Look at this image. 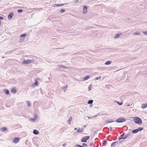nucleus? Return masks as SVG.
I'll list each match as a JSON object with an SVG mask.
<instances>
[{"label": "nucleus", "instance_id": "nucleus-17", "mask_svg": "<svg viewBox=\"0 0 147 147\" xmlns=\"http://www.w3.org/2000/svg\"><path fill=\"white\" fill-rule=\"evenodd\" d=\"M4 92H5V94H6L8 95L9 94V91L7 89L4 90Z\"/></svg>", "mask_w": 147, "mask_h": 147}, {"label": "nucleus", "instance_id": "nucleus-16", "mask_svg": "<svg viewBox=\"0 0 147 147\" xmlns=\"http://www.w3.org/2000/svg\"><path fill=\"white\" fill-rule=\"evenodd\" d=\"M131 132L133 133L136 134L138 132V130L137 129H136L134 130H132L131 131Z\"/></svg>", "mask_w": 147, "mask_h": 147}, {"label": "nucleus", "instance_id": "nucleus-7", "mask_svg": "<svg viewBox=\"0 0 147 147\" xmlns=\"http://www.w3.org/2000/svg\"><path fill=\"white\" fill-rule=\"evenodd\" d=\"M14 15L13 13V12H11L8 15V18L9 20H11L13 16Z\"/></svg>", "mask_w": 147, "mask_h": 147}, {"label": "nucleus", "instance_id": "nucleus-8", "mask_svg": "<svg viewBox=\"0 0 147 147\" xmlns=\"http://www.w3.org/2000/svg\"><path fill=\"white\" fill-rule=\"evenodd\" d=\"M20 140L19 138H16L13 140V142L15 143H17L18 142H19Z\"/></svg>", "mask_w": 147, "mask_h": 147}, {"label": "nucleus", "instance_id": "nucleus-6", "mask_svg": "<svg viewBox=\"0 0 147 147\" xmlns=\"http://www.w3.org/2000/svg\"><path fill=\"white\" fill-rule=\"evenodd\" d=\"M123 135H121L120 137L118 138V140H120L121 139H126L127 136H128V134L125 135V137H123Z\"/></svg>", "mask_w": 147, "mask_h": 147}, {"label": "nucleus", "instance_id": "nucleus-39", "mask_svg": "<svg viewBox=\"0 0 147 147\" xmlns=\"http://www.w3.org/2000/svg\"><path fill=\"white\" fill-rule=\"evenodd\" d=\"M101 77H97L95 78V80H98L99 79H100V78Z\"/></svg>", "mask_w": 147, "mask_h": 147}, {"label": "nucleus", "instance_id": "nucleus-30", "mask_svg": "<svg viewBox=\"0 0 147 147\" xmlns=\"http://www.w3.org/2000/svg\"><path fill=\"white\" fill-rule=\"evenodd\" d=\"M23 11L22 9H20L18 10V12L19 13H22Z\"/></svg>", "mask_w": 147, "mask_h": 147}, {"label": "nucleus", "instance_id": "nucleus-44", "mask_svg": "<svg viewBox=\"0 0 147 147\" xmlns=\"http://www.w3.org/2000/svg\"><path fill=\"white\" fill-rule=\"evenodd\" d=\"M62 65H58V66L60 68V67H62Z\"/></svg>", "mask_w": 147, "mask_h": 147}, {"label": "nucleus", "instance_id": "nucleus-23", "mask_svg": "<svg viewBox=\"0 0 147 147\" xmlns=\"http://www.w3.org/2000/svg\"><path fill=\"white\" fill-rule=\"evenodd\" d=\"M36 119L37 118H36L35 117H34L33 118H31L30 119V120H31L32 122H34Z\"/></svg>", "mask_w": 147, "mask_h": 147}, {"label": "nucleus", "instance_id": "nucleus-50", "mask_svg": "<svg viewBox=\"0 0 147 147\" xmlns=\"http://www.w3.org/2000/svg\"><path fill=\"white\" fill-rule=\"evenodd\" d=\"M77 129V128H74V130H76Z\"/></svg>", "mask_w": 147, "mask_h": 147}, {"label": "nucleus", "instance_id": "nucleus-51", "mask_svg": "<svg viewBox=\"0 0 147 147\" xmlns=\"http://www.w3.org/2000/svg\"><path fill=\"white\" fill-rule=\"evenodd\" d=\"M110 128L111 130H112V128L111 127H110Z\"/></svg>", "mask_w": 147, "mask_h": 147}, {"label": "nucleus", "instance_id": "nucleus-29", "mask_svg": "<svg viewBox=\"0 0 147 147\" xmlns=\"http://www.w3.org/2000/svg\"><path fill=\"white\" fill-rule=\"evenodd\" d=\"M11 92L12 93H15L16 92V90L15 89H12L11 90Z\"/></svg>", "mask_w": 147, "mask_h": 147}, {"label": "nucleus", "instance_id": "nucleus-10", "mask_svg": "<svg viewBox=\"0 0 147 147\" xmlns=\"http://www.w3.org/2000/svg\"><path fill=\"white\" fill-rule=\"evenodd\" d=\"M33 133L35 135H37L39 134V132L37 130L34 129L33 131Z\"/></svg>", "mask_w": 147, "mask_h": 147}, {"label": "nucleus", "instance_id": "nucleus-46", "mask_svg": "<svg viewBox=\"0 0 147 147\" xmlns=\"http://www.w3.org/2000/svg\"><path fill=\"white\" fill-rule=\"evenodd\" d=\"M64 89H65V91L66 90V89H67V87H65L64 88Z\"/></svg>", "mask_w": 147, "mask_h": 147}, {"label": "nucleus", "instance_id": "nucleus-34", "mask_svg": "<svg viewBox=\"0 0 147 147\" xmlns=\"http://www.w3.org/2000/svg\"><path fill=\"white\" fill-rule=\"evenodd\" d=\"M27 105L28 107H30L31 105L30 102L29 101L27 102Z\"/></svg>", "mask_w": 147, "mask_h": 147}, {"label": "nucleus", "instance_id": "nucleus-45", "mask_svg": "<svg viewBox=\"0 0 147 147\" xmlns=\"http://www.w3.org/2000/svg\"><path fill=\"white\" fill-rule=\"evenodd\" d=\"M122 135H123V137H125V135H124V134H123Z\"/></svg>", "mask_w": 147, "mask_h": 147}, {"label": "nucleus", "instance_id": "nucleus-3", "mask_svg": "<svg viewBox=\"0 0 147 147\" xmlns=\"http://www.w3.org/2000/svg\"><path fill=\"white\" fill-rule=\"evenodd\" d=\"M90 137L89 136H86L83 137L81 139L82 142H86L88 140Z\"/></svg>", "mask_w": 147, "mask_h": 147}, {"label": "nucleus", "instance_id": "nucleus-43", "mask_svg": "<svg viewBox=\"0 0 147 147\" xmlns=\"http://www.w3.org/2000/svg\"><path fill=\"white\" fill-rule=\"evenodd\" d=\"M3 19V18L2 17L0 16V20H2Z\"/></svg>", "mask_w": 147, "mask_h": 147}, {"label": "nucleus", "instance_id": "nucleus-42", "mask_svg": "<svg viewBox=\"0 0 147 147\" xmlns=\"http://www.w3.org/2000/svg\"><path fill=\"white\" fill-rule=\"evenodd\" d=\"M57 5V4H55L54 5V7H58Z\"/></svg>", "mask_w": 147, "mask_h": 147}, {"label": "nucleus", "instance_id": "nucleus-38", "mask_svg": "<svg viewBox=\"0 0 147 147\" xmlns=\"http://www.w3.org/2000/svg\"><path fill=\"white\" fill-rule=\"evenodd\" d=\"M107 143V141H105V140L103 141V142L102 143V144H106Z\"/></svg>", "mask_w": 147, "mask_h": 147}, {"label": "nucleus", "instance_id": "nucleus-49", "mask_svg": "<svg viewBox=\"0 0 147 147\" xmlns=\"http://www.w3.org/2000/svg\"><path fill=\"white\" fill-rule=\"evenodd\" d=\"M86 127V125H84L83 126V127H84V128Z\"/></svg>", "mask_w": 147, "mask_h": 147}, {"label": "nucleus", "instance_id": "nucleus-13", "mask_svg": "<svg viewBox=\"0 0 147 147\" xmlns=\"http://www.w3.org/2000/svg\"><path fill=\"white\" fill-rule=\"evenodd\" d=\"M112 63V61H106L105 63L106 65H109L110 64Z\"/></svg>", "mask_w": 147, "mask_h": 147}, {"label": "nucleus", "instance_id": "nucleus-2", "mask_svg": "<svg viewBox=\"0 0 147 147\" xmlns=\"http://www.w3.org/2000/svg\"><path fill=\"white\" fill-rule=\"evenodd\" d=\"M34 61L33 60H31L30 59L27 60H24L22 62V63L24 64H29L31 63H32Z\"/></svg>", "mask_w": 147, "mask_h": 147}, {"label": "nucleus", "instance_id": "nucleus-12", "mask_svg": "<svg viewBox=\"0 0 147 147\" xmlns=\"http://www.w3.org/2000/svg\"><path fill=\"white\" fill-rule=\"evenodd\" d=\"M147 107V104H143L142 105V108L144 109Z\"/></svg>", "mask_w": 147, "mask_h": 147}, {"label": "nucleus", "instance_id": "nucleus-32", "mask_svg": "<svg viewBox=\"0 0 147 147\" xmlns=\"http://www.w3.org/2000/svg\"><path fill=\"white\" fill-rule=\"evenodd\" d=\"M92 86L91 85H90L88 87L89 91H90L92 88Z\"/></svg>", "mask_w": 147, "mask_h": 147}, {"label": "nucleus", "instance_id": "nucleus-25", "mask_svg": "<svg viewBox=\"0 0 147 147\" xmlns=\"http://www.w3.org/2000/svg\"><path fill=\"white\" fill-rule=\"evenodd\" d=\"M65 11V10L64 9H61V10L59 11V12L60 13H63Z\"/></svg>", "mask_w": 147, "mask_h": 147}, {"label": "nucleus", "instance_id": "nucleus-1", "mask_svg": "<svg viewBox=\"0 0 147 147\" xmlns=\"http://www.w3.org/2000/svg\"><path fill=\"white\" fill-rule=\"evenodd\" d=\"M134 120L136 123L140 124L142 123L141 119L138 117H134Z\"/></svg>", "mask_w": 147, "mask_h": 147}, {"label": "nucleus", "instance_id": "nucleus-28", "mask_svg": "<svg viewBox=\"0 0 147 147\" xmlns=\"http://www.w3.org/2000/svg\"><path fill=\"white\" fill-rule=\"evenodd\" d=\"M137 129L138 130V131H141L143 129V128L139 127Z\"/></svg>", "mask_w": 147, "mask_h": 147}, {"label": "nucleus", "instance_id": "nucleus-37", "mask_svg": "<svg viewBox=\"0 0 147 147\" xmlns=\"http://www.w3.org/2000/svg\"><path fill=\"white\" fill-rule=\"evenodd\" d=\"M82 145L84 146L87 147L88 146L85 143H83Z\"/></svg>", "mask_w": 147, "mask_h": 147}, {"label": "nucleus", "instance_id": "nucleus-27", "mask_svg": "<svg viewBox=\"0 0 147 147\" xmlns=\"http://www.w3.org/2000/svg\"><path fill=\"white\" fill-rule=\"evenodd\" d=\"M26 34H21L20 36L24 38L26 37Z\"/></svg>", "mask_w": 147, "mask_h": 147}, {"label": "nucleus", "instance_id": "nucleus-20", "mask_svg": "<svg viewBox=\"0 0 147 147\" xmlns=\"http://www.w3.org/2000/svg\"><path fill=\"white\" fill-rule=\"evenodd\" d=\"M7 129V127H3L1 128V131H5Z\"/></svg>", "mask_w": 147, "mask_h": 147}, {"label": "nucleus", "instance_id": "nucleus-31", "mask_svg": "<svg viewBox=\"0 0 147 147\" xmlns=\"http://www.w3.org/2000/svg\"><path fill=\"white\" fill-rule=\"evenodd\" d=\"M75 147H83V146L78 144H76V145Z\"/></svg>", "mask_w": 147, "mask_h": 147}, {"label": "nucleus", "instance_id": "nucleus-14", "mask_svg": "<svg viewBox=\"0 0 147 147\" xmlns=\"http://www.w3.org/2000/svg\"><path fill=\"white\" fill-rule=\"evenodd\" d=\"M25 39L24 38L22 37L21 36H20V38L19 40V42H22Z\"/></svg>", "mask_w": 147, "mask_h": 147}, {"label": "nucleus", "instance_id": "nucleus-18", "mask_svg": "<svg viewBox=\"0 0 147 147\" xmlns=\"http://www.w3.org/2000/svg\"><path fill=\"white\" fill-rule=\"evenodd\" d=\"M83 128L80 129L79 128H78V130L77 131V132L78 133L82 132H83Z\"/></svg>", "mask_w": 147, "mask_h": 147}, {"label": "nucleus", "instance_id": "nucleus-41", "mask_svg": "<svg viewBox=\"0 0 147 147\" xmlns=\"http://www.w3.org/2000/svg\"><path fill=\"white\" fill-rule=\"evenodd\" d=\"M78 0H76L74 1V2L75 3H77L78 2Z\"/></svg>", "mask_w": 147, "mask_h": 147}, {"label": "nucleus", "instance_id": "nucleus-9", "mask_svg": "<svg viewBox=\"0 0 147 147\" xmlns=\"http://www.w3.org/2000/svg\"><path fill=\"white\" fill-rule=\"evenodd\" d=\"M121 35V33L117 34L114 37V38L115 39L118 38Z\"/></svg>", "mask_w": 147, "mask_h": 147}, {"label": "nucleus", "instance_id": "nucleus-40", "mask_svg": "<svg viewBox=\"0 0 147 147\" xmlns=\"http://www.w3.org/2000/svg\"><path fill=\"white\" fill-rule=\"evenodd\" d=\"M62 67L63 68H65V69L67 67L66 66H64V65H62Z\"/></svg>", "mask_w": 147, "mask_h": 147}, {"label": "nucleus", "instance_id": "nucleus-52", "mask_svg": "<svg viewBox=\"0 0 147 147\" xmlns=\"http://www.w3.org/2000/svg\"><path fill=\"white\" fill-rule=\"evenodd\" d=\"M127 105V106H129L130 105L129 104V105Z\"/></svg>", "mask_w": 147, "mask_h": 147}, {"label": "nucleus", "instance_id": "nucleus-5", "mask_svg": "<svg viewBox=\"0 0 147 147\" xmlns=\"http://www.w3.org/2000/svg\"><path fill=\"white\" fill-rule=\"evenodd\" d=\"M83 13L85 14L87 12V7L86 6H84L83 8Z\"/></svg>", "mask_w": 147, "mask_h": 147}, {"label": "nucleus", "instance_id": "nucleus-21", "mask_svg": "<svg viewBox=\"0 0 147 147\" xmlns=\"http://www.w3.org/2000/svg\"><path fill=\"white\" fill-rule=\"evenodd\" d=\"M140 34V33L139 32H135L133 33V34L134 35H139Z\"/></svg>", "mask_w": 147, "mask_h": 147}, {"label": "nucleus", "instance_id": "nucleus-35", "mask_svg": "<svg viewBox=\"0 0 147 147\" xmlns=\"http://www.w3.org/2000/svg\"><path fill=\"white\" fill-rule=\"evenodd\" d=\"M142 33L144 35H147V30L142 32Z\"/></svg>", "mask_w": 147, "mask_h": 147}, {"label": "nucleus", "instance_id": "nucleus-33", "mask_svg": "<svg viewBox=\"0 0 147 147\" xmlns=\"http://www.w3.org/2000/svg\"><path fill=\"white\" fill-rule=\"evenodd\" d=\"M38 82L37 81H36L33 84V85H34L35 86H36L38 85Z\"/></svg>", "mask_w": 147, "mask_h": 147}, {"label": "nucleus", "instance_id": "nucleus-11", "mask_svg": "<svg viewBox=\"0 0 147 147\" xmlns=\"http://www.w3.org/2000/svg\"><path fill=\"white\" fill-rule=\"evenodd\" d=\"M114 121L111 119H110V120H106L105 121L106 123H112Z\"/></svg>", "mask_w": 147, "mask_h": 147}, {"label": "nucleus", "instance_id": "nucleus-4", "mask_svg": "<svg viewBox=\"0 0 147 147\" xmlns=\"http://www.w3.org/2000/svg\"><path fill=\"white\" fill-rule=\"evenodd\" d=\"M125 119L123 117H121L117 119L116 121L117 123H121L125 121Z\"/></svg>", "mask_w": 147, "mask_h": 147}, {"label": "nucleus", "instance_id": "nucleus-53", "mask_svg": "<svg viewBox=\"0 0 147 147\" xmlns=\"http://www.w3.org/2000/svg\"><path fill=\"white\" fill-rule=\"evenodd\" d=\"M97 115H96V116H95V117H96L97 116Z\"/></svg>", "mask_w": 147, "mask_h": 147}, {"label": "nucleus", "instance_id": "nucleus-24", "mask_svg": "<svg viewBox=\"0 0 147 147\" xmlns=\"http://www.w3.org/2000/svg\"><path fill=\"white\" fill-rule=\"evenodd\" d=\"M67 4H68L67 3H63V4H57V5L58 7L64 5L65 4L66 5Z\"/></svg>", "mask_w": 147, "mask_h": 147}, {"label": "nucleus", "instance_id": "nucleus-36", "mask_svg": "<svg viewBox=\"0 0 147 147\" xmlns=\"http://www.w3.org/2000/svg\"><path fill=\"white\" fill-rule=\"evenodd\" d=\"M117 102V104L119 105H122V102H121V103H120L119 102Z\"/></svg>", "mask_w": 147, "mask_h": 147}, {"label": "nucleus", "instance_id": "nucleus-15", "mask_svg": "<svg viewBox=\"0 0 147 147\" xmlns=\"http://www.w3.org/2000/svg\"><path fill=\"white\" fill-rule=\"evenodd\" d=\"M72 117H70L69 118L68 120L67 121V122H68V123L70 124H71V120L72 119Z\"/></svg>", "mask_w": 147, "mask_h": 147}, {"label": "nucleus", "instance_id": "nucleus-22", "mask_svg": "<svg viewBox=\"0 0 147 147\" xmlns=\"http://www.w3.org/2000/svg\"><path fill=\"white\" fill-rule=\"evenodd\" d=\"M93 102V100H89L88 102V104H91Z\"/></svg>", "mask_w": 147, "mask_h": 147}, {"label": "nucleus", "instance_id": "nucleus-48", "mask_svg": "<svg viewBox=\"0 0 147 147\" xmlns=\"http://www.w3.org/2000/svg\"><path fill=\"white\" fill-rule=\"evenodd\" d=\"M37 119V116L36 115H35V117Z\"/></svg>", "mask_w": 147, "mask_h": 147}, {"label": "nucleus", "instance_id": "nucleus-26", "mask_svg": "<svg viewBox=\"0 0 147 147\" xmlns=\"http://www.w3.org/2000/svg\"><path fill=\"white\" fill-rule=\"evenodd\" d=\"M89 78V76H86V77H84V78H83V80H86L87 79H88Z\"/></svg>", "mask_w": 147, "mask_h": 147}, {"label": "nucleus", "instance_id": "nucleus-47", "mask_svg": "<svg viewBox=\"0 0 147 147\" xmlns=\"http://www.w3.org/2000/svg\"><path fill=\"white\" fill-rule=\"evenodd\" d=\"M66 145V144H63V146H65Z\"/></svg>", "mask_w": 147, "mask_h": 147}, {"label": "nucleus", "instance_id": "nucleus-19", "mask_svg": "<svg viewBox=\"0 0 147 147\" xmlns=\"http://www.w3.org/2000/svg\"><path fill=\"white\" fill-rule=\"evenodd\" d=\"M116 143H118V142L117 141H116L115 142H113L111 144V146L115 147V144Z\"/></svg>", "mask_w": 147, "mask_h": 147}]
</instances>
